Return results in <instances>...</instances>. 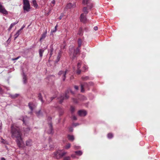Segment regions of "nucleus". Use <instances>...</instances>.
Listing matches in <instances>:
<instances>
[{"instance_id":"4","label":"nucleus","mask_w":160,"mask_h":160,"mask_svg":"<svg viewBox=\"0 0 160 160\" xmlns=\"http://www.w3.org/2000/svg\"><path fill=\"white\" fill-rule=\"evenodd\" d=\"M51 119L52 118L51 117H49L48 118V120L49 121L48 122V128L47 130V132L48 134H52L53 133V130L51 122Z\"/></svg>"},{"instance_id":"8","label":"nucleus","mask_w":160,"mask_h":160,"mask_svg":"<svg viewBox=\"0 0 160 160\" xmlns=\"http://www.w3.org/2000/svg\"><path fill=\"white\" fill-rule=\"evenodd\" d=\"M80 20L81 22L83 23L86 22L87 20L86 15H85L84 13H82L80 17Z\"/></svg>"},{"instance_id":"15","label":"nucleus","mask_w":160,"mask_h":160,"mask_svg":"<svg viewBox=\"0 0 160 160\" xmlns=\"http://www.w3.org/2000/svg\"><path fill=\"white\" fill-rule=\"evenodd\" d=\"M81 62H80L78 63L77 64V73L78 74H79L81 72V70L80 69L81 66Z\"/></svg>"},{"instance_id":"16","label":"nucleus","mask_w":160,"mask_h":160,"mask_svg":"<svg viewBox=\"0 0 160 160\" xmlns=\"http://www.w3.org/2000/svg\"><path fill=\"white\" fill-rule=\"evenodd\" d=\"M57 109L58 111L59 116H61L64 113V110L61 108L60 107L58 106L57 108Z\"/></svg>"},{"instance_id":"7","label":"nucleus","mask_w":160,"mask_h":160,"mask_svg":"<svg viewBox=\"0 0 160 160\" xmlns=\"http://www.w3.org/2000/svg\"><path fill=\"white\" fill-rule=\"evenodd\" d=\"M81 92H84V88L88 89L89 88V85L87 82H84L81 83Z\"/></svg>"},{"instance_id":"55","label":"nucleus","mask_w":160,"mask_h":160,"mask_svg":"<svg viewBox=\"0 0 160 160\" xmlns=\"http://www.w3.org/2000/svg\"><path fill=\"white\" fill-rule=\"evenodd\" d=\"M43 51H42L41 49V55H40L41 57L42 56V53L43 52Z\"/></svg>"},{"instance_id":"23","label":"nucleus","mask_w":160,"mask_h":160,"mask_svg":"<svg viewBox=\"0 0 160 160\" xmlns=\"http://www.w3.org/2000/svg\"><path fill=\"white\" fill-rule=\"evenodd\" d=\"M68 139L69 140H70L71 141H73L74 139V136L73 135H68Z\"/></svg>"},{"instance_id":"40","label":"nucleus","mask_w":160,"mask_h":160,"mask_svg":"<svg viewBox=\"0 0 160 160\" xmlns=\"http://www.w3.org/2000/svg\"><path fill=\"white\" fill-rule=\"evenodd\" d=\"M57 26H58V25L57 24L55 27L54 28V30L51 31L52 32V33L55 32L56 31V30H57L56 28H57Z\"/></svg>"},{"instance_id":"57","label":"nucleus","mask_w":160,"mask_h":160,"mask_svg":"<svg viewBox=\"0 0 160 160\" xmlns=\"http://www.w3.org/2000/svg\"><path fill=\"white\" fill-rule=\"evenodd\" d=\"M55 97H52L51 98V101H52V100H53L54 99V98Z\"/></svg>"},{"instance_id":"5","label":"nucleus","mask_w":160,"mask_h":160,"mask_svg":"<svg viewBox=\"0 0 160 160\" xmlns=\"http://www.w3.org/2000/svg\"><path fill=\"white\" fill-rule=\"evenodd\" d=\"M66 153V152L61 153L60 150H58L53 153V157L57 159H59L62 158Z\"/></svg>"},{"instance_id":"12","label":"nucleus","mask_w":160,"mask_h":160,"mask_svg":"<svg viewBox=\"0 0 160 160\" xmlns=\"http://www.w3.org/2000/svg\"><path fill=\"white\" fill-rule=\"evenodd\" d=\"M0 12L5 15L8 14V12L5 8H3L2 5H0Z\"/></svg>"},{"instance_id":"1","label":"nucleus","mask_w":160,"mask_h":160,"mask_svg":"<svg viewBox=\"0 0 160 160\" xmlns=\"http://www.w3.org/2000/svg\"><path fill=\"white\" fill-rule=\"evenodd\" d=\"M11 132L12 137L17 139L16 141L18 146L19 147H21L23 141L22 138V134L19 128L16 126L12 125L11 127Z\"/></svg>"},{"instance_id":"34","label":"nucleus","mask_w":160,"mask_h":160,"mask_svg":"<svg viewBox=\"0 0 160 160\" xmlns=\"http://www.w3.org/2000/svg\"><path fill=\"white\" fill-rule=\"evenodd\" d=\"M88 69L87 66L86 65H84L82 69V71L83 72H85Z\"/></svg>"},{"instance_id":"52","label":"nucleus","mask_w":160,"mask_h":160,"mask_svg":"<svg viewBox=\"0 0 160 160\" xmlns=\"http://www.w3.org/2000/svg\"><path fill=\"white\" fill-rule=\"evenodd\" d=\"M74 88H75V89H76V90H78V86L75 85L74 86Z\"/></svg>"},{"instance_id":"42","label":"nucleus","mask_w":160,"mask_h":160,"mask_svg":"<svg viewBox=\"0 0 160 160\" xmlns=\"http://www.w3.org/2000/svg\"><path fill=\"white\" fill-rule=\"evenodd\" d=\"M70 157H66L64 158L63 160H70Z\"/></svg>"},{"instance_id":"2","label":"nucleus","mask_w":160,"mask_h":160,"mask_svg":"<svg viewBox=\"0 0 160 160\" xmlns=\"http://www.w3.org/2000/svg\"><path fill=\"white\" fill-rule=\"evenodd\" d=\"M70 92L72 94H74L73 92L70 89H68L65 92V94L61 95L58 98V99H59V102L60 103H62L63 101L65 100H67L69 98V95L68 93Z\"/></svg>"},{"instance_id":"10","label":"nucleus","mask_w":160,"mask_h":160,"mask_svg":"<svg viewBox=\"0 0 160 160\" xmlns=\"http://www.w3.org/2000/svg\"><path fill=\"white\" fill-rule=\"evenodd\" d=\"M53 51V46L52 45H50V49L48 50V56L49 57V60L50 59V58L51 57L52 54V52Z\"/></svg>"},{"instance_id":"20","label":"nucleus","mask_w":160,"mask_h":160,"mask_svg":"<svg viewBox=\"0 0 160 160\" xmlns=\"http://www.w3.org/2000/svg\"><path fill=\"white\" fill-rule=\"evenodd\" d=\"M28 118L27 117V116L22 117V121L23 122V123L25 124V125H27V119Z\"/></svg>"},{"instance_id":"37","label":"nucleus","mask_w":160,"mask_h":160,"mask_svg":"<svg viewBox=\"0 0 160 160\" xmlns=\"http://www.w3.org/2000/svg\"><path fill=\"white\" fill-rule=\"evenodd\" d=\"M71 146V144L68 143L65 146V148L66 149H68Z\"/></svg>"},{"instance_id":"44","label":"nucleus","mask_w":160,"mask_h":160,"mask_svg":"<svg viewBox=\"0 0 160 160\" xmlns=\"http://www.w3.org/2000/svg\"><path fill=\"white\" fill-rule=\"evenodd\" d=\"M63 16H64L63 13H62L61 14L60 16L58 18L59 20H61L62 19L63 17Z\"/></svg>"},{"instance_id":"21","label":"nucleus","mask_w":160,"mask_h":160,"mask_svg":"<svg viewBox=\"0 0 160 160\" xmlns=\"http://www.w3.org/2000/svg\"><path fill=\"white\" fill-rule=\"evenodd\" d=\"M24 130L25 132V134H26L29 133V132L30 131V129L29 128L27 127L25 128H24Z\"/></svg>"},{"instance_id":"51","label":"nucleus","mask_w":160,"mask_h":160,"mask_svg":"<svg viewBox=\"0 0 160 160\" xmlns=\"http://www.w3.org/2000/svg\"><path fill=\"white\" fill-rule=\"evenodd\" d=\"M71 157L72 158H76V157L75 156V154H72L71 155Z\"/></svg>"},{"instance_id":"33","label":"nucleus","mask_w":160,"mask_h":160,"mask_svg":"<svg viewBox=\"0 0 160 160\" xmlns=\"http://www.w3.org/2000/svg\"><path fill=\"white\" fill-rule=\"evenodd\" d=\"M107 136L108 138L109 139L112 138L113 136L112 134L111 133H108Z\"/></svg>"},{"instance_id":"27","label":"nucleus","mask_w":160,"mask_h":160,"mask_svg":"<svg viewBox=\"0 0 160 160\" xmlns=\"http://www.w3.org/2000/svg\"><path fill=\"white\" fill-rule=\"evenodd\" d=\"M78 47L80 48V47L81 46L82 43V41L80 38H79L78 39Z\"/></svg>"},{"instance_id":"14","label":"nucleus","mask_w":160,"mask_h":160,"mask_svg":"<svg viewBox=\"0 0 160 160\" xmlns=\"http://www.w3.org/2000/svg\"><path fill=\"white\" fill-rule=\"evenodd\" d=\"M28 107L31 110L28 113L31 114L32 113V111L35 107V106L33 103L30 102L28 104Z\"/></svg>"},{"instance_id":"59","label":"nucleus","mask_w":160,"mask_h":160,"mask_svg":"<svg viewBox=\"0 0 160 160\" xmlns=\"http://www.w3.org/2000/svg\"><path fill=\"white\" fill-rule=\"evenodd\" d=\"M40 99H41V101L42 102H43V100H42V97H41V98H40Z\"/></svg>"},{"instance_id":"35","label":"nucleus","mask_w":160,"mask_h":160,"mask_svg":"<svg viewBox=\"0 0 160 160\" xmlns=\"http://www.w3.org/2000/svg\"><path fill=\"white\" fill-rule=\"evenodd\" d=\"M19 96V94H16L14 95H11V97L12 98H15Z\"/></svg>"},{"instance_id":"50","label":"nucleus","mask_w":160,"mask_h":160,"mask_svg":"<svg viewBox=\"0 0 160 160\" xmlns=\"http://www.w3.org/2000/svg\"><path fill=\"white\" fill-rule=\"evenodd\" d=\"M69 130L70 132H72L73 131V129L72 127H70L69 128Z\"/></svg>"},{"instance_id":"53","label":"nucleus","mask_w":160,"mask_h":160,"mask_svg":"<svg viewBox=\"0 0 160 160\" xmlns=\"http://www.w3.org/2000/svg\"><path fill=\"white\" fill-rule=\"evenodd\" d=\"M93 29L95 31H96L98 29V28L97 26H95L94 27Z\"/></svg>"},{"instance_id":"45","label":"nucleus","mask_w":160,"mask_h":160,"mask_svg":"<svg viewBox=\"0 0 160 160\" xmlns=\"http://www.w3.org/2000/svg\"><path fill=\"white\" fill-rule=\"evenodd\" d=\"M72 119L73 120H77V117L74 116V115H72Z\"/></svg>"},{"instance_id":"25","label":"nucleus","mask_w":160,"mask_h":160,"mask_svg":"<svg viewBox=\"0 0 160 160\" xmlns=\"http://www.w3.org/2000/svg\"><path fill=\"white\" fill-rule=\"evenodd\" d=\"M83 33L82 29V28H80L78 31V34L81 36L83 35Z\"/></svg>"},{"instance_id":"6","label":"nucleus","mask_w":160,"mask_h":160,"mask_svg":"<svg viewBox=\"0 0 160 160\" xmlns=\"http://www.w3.org/2000/svg\"><path fill=\"white\" fill-rule=\"evenodd\" d=\"M68 71V70L65 71H60L58 73V75L60 77H61L63 81H64L66 79V75Z\"/></svg>"},{"instance_id":"62","label":"nucleus","mask_w":160,"mask_h":160,"mask_svg":"<svg viewBox=\"0 0 160 160\" xmlns=\"http://www.w3.org/2000/svg\"><path fill=\"white\" fill-rule=\"evenodd\" d=\"M38 52L39 55H40V49L38 50Z\"/></svg>"},{"instance_id":"63","label":"nucleus","mask_w":160,"mask_h":160,"mask_svg":"<svg viewBox=\"0 0 160 160\" xmlns=\"http://www.w3.org/2000/svg\"><path fill=\"white\" fill-rule=\"evenodd\" d=\"M50 78V77H48V78H47V79H48V78Z\"/></svg>"},{"instance_id":"56","label":"nucleus","mask_w":160,"mask_h":160,"mask_svg":"<svg viewBox=\"0 0 160 160\" xmlns=\"http://www.w3.org/2000/svg\"><path fill=\"white\" fill-rule=\"evenodd\" d=\"M25 27V25H23L21 28H22V29H23Z\"/></svg>"},{"instance_id":"41","label":"nucleus","mask_w":160,"mask_h":160,"mask_svg":"<svg viewBox=\"0 0 160 160\" xmlns=\"http://www.w3.org/2000/svg\"><path fill=\"white\" fill-rule=\"evenodd\" d=\"M14 25L12 23H11L10 25V26L9 28L8 29V30L9 31H10L12 29V28L13 27Z\"/></svg>"},{"instance_id":"26","label":"nucleus","mask_w":160,"mask_h":160,"mask_svg":"<svg viewBox=\"0 0 160 160\" xmlns=\"http://www.w3.org/2000/svg\"><path fill=\"white\" fill-rule=\"evenodd\" d=\"M23 5H30L29 2L28 0H24L23 1Z\"/></svg>"},{"instance_id":"18","label":"nucleus","mask_w":160,"mask_h":160,"mask_svg":"<svg viewBox=\"0 0 160 160\" xmlns=\"http://www.w3.org/2000/svg\"><path fill=\"white\" fill-rule=\"evenodd\" d=\"M32 143V141L31 139H29L26 141V145L27 146H30Z\"/></svg>"},{"instance_id":"24","label":"nucleus","mask_w":160,"mask_h":160,"mask_svg":"<svg viewBox=\"0 0 160 160\" xmlns=\"http://www.w3.org/2000/svg\"><path fill=\"white\" fill-rule=\"evenodd\" d=\"M83 11L84 13H84L85 15H87L88 12V11L87 8L86 7H84L83 8Z\"/></svg>"},{"instance_id":"54","label":"nucleus","mask_w":160,"mask_h":160,"mask_svg":"<svg viewBox=\"0 0 160 160\" xmlns=\"http://www.w3.org/2000/svg\"><path fill=\"white\" fill-rule=\"evenodd\" d=\"M18 22V21H16L15 22L12 23L13 24L15 25L16 24H17Z\"/></svg>"},{"instance_id":"38","label":"nucleus","mask_w":160,"mask_h":160,"mask_svg":"<svg viewBox=\"0 0 160 160\" xmlns=\"http://www.w3.org/2000/svg\"><path fill=\"white\" fill-rule=\"evenodd\" d=\"M80 98L82 100H85L87 99V98L83 95L81 96Z\"/></svg>"},{"instance_id":"30","label":"nucleus","mask_w":160,"mask_h":160,"mask_svg":"<svg viewBox=\"0 0 160 160\" xmlns=\"http://www.w3.org/2000/svg\"><path fill=\"white\" fill-rule=\"evenodd\" d=\"M75 110V108H74V107L72 106H71V107H70V111H71V112L72 114L74 112Z\"/></svg>"},{"instance_id":"43","label":"nucleus","mask_w":160,"mask_h":160,"mask_svg":"<svg viewBox=\"0 0 160 160\" xmlns=\"http://www.w3.org/2000/svg\"><path fill=\"white\" fill-rule=\"evenodd\" d=\"M72 100L74 103H78V100L77 99L75 98H72Z\"/></svg>"},{"instance_id":"29","label":"nucleus","mask_w":160,"mask_h":160,"mask_svg":"<svg viewBox=\"0 0 160 160\" xmlns=\"http://www.w3.org/2000/svg\"><path fill=\"white\" fill-rule=\"evenodd\" d=\"M75 153L78 156H81L82 154V152L81 151H78L75 152Z\"/></svg>"},{"instance_id":"46","label":"nucleus","mask_w":160,"mask_h":160,"mask_svg":"<svg viewBox=\"0 0 160 160\" xmlns=\"http://www.w3.org/2000/svg\"><path fill=\"white\" fill-rule=\"evenodd\" d=\"M79 125V124H78V123H73L72 124L73 126L74 127H76L78 125Z\"/></svg>"},{"instance_id":"47","label":"nucleus","mask_w":160,"mask_h":160,"mask_svg":"<svg viewBox=\"0 0 160 160\" xmlns=\"http://www.w3.org/2000/svg\"><path fill=\"white\" fill-rule=\"evenodd\" d=\"M55 1L54 0H53L52 2V4H53V5H51V6L52 7H53V6H54V4H55Z\"/></svg>"},{"instance_id":"60","label":"nucleus","mask_w":160,"mask_h":160,"mask_svg":"<svg viewBox=\"0 0 160 160\" xmlns=\"http://www.w3.org/2000/svg\"><path fill=\"white\" fill-rule=\"evenodd\" d=\"M5 159L4 158H1V160H5Z\"/></svg>"},{"instance_id":"39","label":"nucleus","mask_w":160,"mask_h":160,"mask_svg":"<svg viewBox=\"0 0 160 160\" xmlns=\"http://www.w3.org/2000/svg\"><path fill=\"white\" fill-rule=\"evenodd\" d=\"M74 148L75 149H80L81 147L80 146L75 145L74 146Z\"/></svg>"},{"instance_id":"31","label":"nucleus","mask_w":160,"mask_h":160,"mask_svg":"<svg viewBox=\"0 0 160 160\" xmlns=\"http://www.w3.org/2000/svg\"><path fill=\"white\" fill-rule=\"evenodd\" d=\"M61 57V55H60V53H59L57 57V59L55 61L57 63L59 61Z\"/></svg>"},{"instance_id":"9","label":"nucleus","mask_w":160,"mask_h":160,"mask_svg":"<svg viewBox=\"0 0 160 160\" xmlns=\"http://www.w3.org/2000/svg\"><path fill=\"white\" fill-rule=\"evenodd\" d=\"M78 113L79 116L80 117H84L87 114V112L85 110H81L78 111Z\"/></svg>"},{"instance_id":"17","label":"nucleus","mask_w":160,"mask_h":160,"mask_svg":"<svg viewBox=\"0 0 160 160\" xmlns=\"http://www.w3.org/2000/svg\"><path fill=\"white\" fill-rule=\"evenodd\" d=\"M23 9L24 12H28L30 9V5H23Z\"/></svg>"},{"instance_id":"11","label":"nucleus","mask_w":160,"mask_h":160,"mask_svg":"<svg viewBox=\"0 0 160 160\" xmlns=\"http://www.w3.org/2000/svg\"><path fill=\"white\" fill-rule=\"evenodd\" d=\"M82 4L84 5L88 4V7L90 9H91L93 7V5L92 3H89L88 0H83Z\"/></svg>"},{"instance_id":"3","label":"nucleus","mask_w":160,"mask_h":160,"mask_svg":"<svg viewBox=\"0 0 160 160\" xmlns=\"http://www.w3.org/2000/svg\"><path fill=\"white\" fill-rule=\"evenodd\" d=\"M80 48L78 47L76 49H74L73 47L70 48L69 54L70 58L73 60L76 57V55L78 54L80 52Z\"/></svg>"},{"instance_id":"22","label":"nucleus","mask_w":160,"mask_h":160,"mask_svg":"<svg viewBox=\"0 0 160 160\" xmlns=\"http://www.w3.org/2000/svg\"><path fill=\"white\" fill-rule=\"evenodd\" d=\"M47 33V31H46L42 34L41 37V40L45 38L46 36Z\"/></svg>"},{"instance_id":"19","label":"nucleus","mask_w":160,"mask_h":160,"mask_svg":"<svg viewBox=\"0 0 160 160\" xmlns=\"http://www.w3.org/2000/svg\"><path fill=\"white\" fill-rule=\"evenodd\" d=\"M23 82L24 84H26L27 82V79L26 75L24 73L23 75Z\"/></svg>"},{"instance_id":"32","label":"nucleus","mask_w":160,"mask_h":160,"mask_svg":"<svg viewBox=\"0 0 160 160\" xmlns=\"http://www.w3.org/2000/svg\"><path fill=\"white\" fill-rule=\"evenodd\" d=\"M82 79L84 81H86L89 79V77L87 76H83L82 78Z\"/></svg>"},{"instance_id":"13","label":"nucleus","mask_w":160,"mask_h":160,"mask_svg":"<svg viewBox=\"0 0 160 160\" xmlns=\"http://www.w3.org/2000/svg\"><path fill=\"white\" fill-rule=\"evenodd\" d=\"M76 7V4L75 2H73V3H69L67 4L66 8L67 9H70L71 8H75Z\"/></svg>"},{"instance_id":"28","label":"nucleus","mask_w":160,"mask_h":160,"mask_svg":"<svg viewBox=\"0 0 160 160\" xmlns=\"http://www.w3.org/2000/svg\"><path fill=\"white\" fill-rule=\"evenodd\" d=\"M32 3L34 7L36 8L38 7V5L36 1L35 0H33L32 1Z\"/></svg>"},{"instance_id":"48","label":"nucleus","mask_w":160,"mask_h":160,"mask_svg":"<svg viewBox=\"0 0 160 160\" xmlns=\"http://www.w3.org/2000/svg\"><path fill=\"white\" fill-rule=\"evenodd\" d=\"M20 57V56H18V57L16 58H12V61H14V60H18V58H19Z\"/></svg>"},{"instance_id":"49","label":"nucleus","mask_w":160,"mask_h":160,"mask_svg":"<svg viewBox=\"0 0 160 160\" xmlns=\"http://www.w3.org/2000/svg\"><path fill=\"white\" fill-rule=\"evenodd\" d=\"M89 85V87L90 86H92L93 85V83L92 82H89L88 83Z\"/></svg>"},{"instance_id":"64","label":"nucleus","mask_w":160,"mask_h":160,"mask_svg":"<svg viewBox=\"0 0 160 160\" xmlns=\"http://www.w3.org/2000/svg\"><path fill=\"white\" fill-rule=\"evenodd\" d=\"M51 148H52L53 147H52V146H51Z\"/></svg>"},{"instance_id":"58","label":"nucleus","mask_w":160,"mask_h":160,"mask_svg":"<svg viewBox=\"0 0 160 160\" xmlns=\"http://www.w3.org/2000/svg\"><path fill=\"white\" fill-rule=\"evenodd\" d=\"M22 28H21L20 29H19L18 31V32H20L22 30Z\"/></svg>"},{"instance_id":"61","label":"nucleus","mask_w":160,"mask_h":160,"mask_svg":"<svg viewBox=\"0 0 160 160\" xmlns=\"http://www.w3.org/2000/svg\"><path fill=\"white\" fill-rule=\"evenodd\" d=\"M40 93H39L38 94V99H40Z\"/></svg>"},{"instance_id":"36","label":"nucleus","mask_w":160,"mask_h":160,"mask_svg":"<svg viewBox=\"0 0 160 160\" xmlns=\"http://www.w3.org/2000/svg\"><path fill=\"white\" fill-rule=\"evenodd\" d=\"M19 32H18V31L17 32H16V34H15V37L14 38V39H16L17 38V37L19 35Z\"/></svg>"}]
</instances>
